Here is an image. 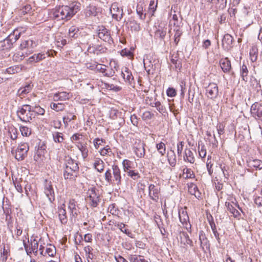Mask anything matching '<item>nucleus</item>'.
<instances>
[{"instance_id":"nucleus-12","label":"nucleus","mask_w":262,"mask_h":262,"mask_svg":"<svg viewBox=\"0 0 262 262\" xmlns=\"http://www.w3.org/2000/svg\"><path fill=\"white\" fill-rule=\"evenodd\" d=\"M251 113L257 119L262 120V105L256 102L251 107Z\"/></svg>"},{"instance_id":"nucleus-23","label":"nucleus","mask_w":262,"mask_h":262,"mask_svg":"<svg viewBox=\"0 0 262 262\" xmlns=\"http://www.w3.org/2000/svg\"><path fill=\"white\" fill-rule=\"evenodd\" d=\"M110 70L108 73H106L108 77H112L115 75L116 71L119 69V64L115 60H111L110 62Z\"/></svg>"},{"instance_id":"nucleus-45","label":"nucleus","mask_w":262,"mask_h":262,"mask_svg":"<svg viewBox=\"0 0 262 262\" xmlns=\"http://www.w3.org/2000/svg\"><path fill=\"white\" fill-rule=\"evenodd\" d=\"M130 262H148L142 256L138 255H131L129 257Z\"/></svg>"},{"instance_id":"nucleus-15","label":"nucleus","mask_w":262,"mask_h":262,"mask_svg":"<svg viewBox=\"0 0 262 262\" xmlns=\"http://www.w3.org/2000/svg\"><path fill=\"white\" fill-rule=\"evenodd\" d=\"M107 51V48L102 45H90L87 50V51L91 54L96 55H99L101 54L105 53Z\"/></svg>"},{"instance_id":"nucleus-48","label":"nucleus","mask_w":262,"mask_h":262,"mask_svg":"<svg viewBox=\"0 0 262 262\" xmlns=\"http://www.w3.org/2000/svg\"><path fill=\"white\" fill-rule=\"evenodd\" d=\"M52 135L53 140L56 143H61L64 140L63 135L61 133L54 132Z\"/></svg>"},{"instance_id":"nucleus-54","label":"nucleus","mask_w":262,"mask_h":262,"mask_svg":"<svg viewBox=\"0 0 262 262\" xmlns=\"http://www.w3.org/2000/svg\"><path fill=\"white\" fill-rule=\"evenodd\" d=\"M129 25L133 31H139L141 29L140 24L134 20L129 21Z\"/></svg>"},{"instance_id":"nucleus-40","label":"nucleus","mask_w":262,"mask_h":262,"mask_svg":"<svg viewBox=\"0 0 262 262\" xmlns=\"http://www.w3.org/2000/svg\"><path fill=\"white\" fill-rule=\"evenodd\" d=\"M76 119V116L73 115L72 113H69L67 116L63 117V122L65 127H67L69 125V122L72 120H74Z\"/></svg>"},{"instance_id":"nucleus-39","label":"nucleus","mask_w":262,"mask_h":262,"mask_svg":"<svg viewBox=\"0 0 262 262\" xmlns=\"http://www.w3.org/2000/svg\"><path fill=\"white\" fill-rule=\"evenodd\" d=\"M250 58L252 62L255 61L257 59L258 49L256 46H253L250 50Z\"/></svg>"},{"instance_id":"nucleus-34","label":"nucleus","mask_w":262,"mask_h":262,"mask_svg":"<svg viewBox=\"0 0 262 262\" xmlns=\"http://www.w3.org/2000/svg\"><path fill=\"white\" fill-rule=\"evenodd\" d=\"M167 159L171 166H175L177 162V157L173 150H170V152H168Z\"/></svg>"},{"instance_id":"nucleus-20","label":"nucleus","mask_w":262,"mask_h":262,"mask_svg":"<svg viewBox=\"0 0 262 262\" xmlns=\"http://www.w3.org/2000/svg\"><path fill=\"white\" fill-rule=\"evenodd\" d=\"M111 11H113L115 13H113V17L116 19L117 21H119L121 19L123 12L122 9H120L116 3H114L112 5Z\"/></svg>"},{"instance_id":"nucleus-60","label":"nucleus","mask_w":262,"mask_h":262,"mask_svg":"<svg viewBox=\"0 0 262 262\" xmlns=\"http://www.w3.org/2000/svg\"><path fill=\"white\" fill-rule=\"evenodd\" d=\"M183 173L186 174V179H192L195 177L193 171L190 168H184L183 169Z\"/></svg>"},{"instance_id":"nucleus-26","label":"nucleus","mask_w":262,"mask_h":262,"mask_svg":"<svg viewBox=\"0 0 262 262\" xmlns=\"http://www.w3.org/2000/svg\"><path fill=\"white\" fill-rule=\"evenodd\" d=\"M69 168L73 171H78L79 166L77 163L71 158H68L66 161L65 169Z\"/></svg>"},{"instance_id":"nucleus-33","label":"nucleus","mask_w":262,"mask_h":262,"mask_svg":"<svg viewBox=\"0 0 262 262\" xmlns=\"http://www.w3.org/2000/svg\"><path fill=\"white\" fill-rule=\"evenodd\" d=\"M199 239L200 241V247L204 251L209 250L210 248L209 242L205 235H200Z\"/></svg>"},{"instance_id":"nucleus-61","label":"nucleus","mask_w":262,"mask_h":262,"mask_svg":"<svg viewBox=\"0 0 262 262\" xmlns=\"http://www.w3.org/2000/svg\"><path fill=\"white\" fill-rule=\"evenodd\" d=\"M99 64L96 62H88L86 63V67L88 69L98 72Z\"/></svg>"},{"instance_id":"nucleus-56","label":"nucleus","mask_w":262,"mask_h":262,"mask_svg":"<svg viewBox=\"0 0 262 262\" xmlns=\"http://www.w3.org/2000/svg\"><path fill=\"white\" fill-rule=\"evenodd\" d=\"M106 141L103 139L96 138L93 141V143L96 149H98L100 146L104 145Z\"/></svg>"},{"instance_id":"nucleus-53","label":"nucleus","mask_w":262,"mask_h":262,"mask_svg":"<svg viewBox=\"0 0 262 262\" xmlns=\"http://www.w3.org/2000/svg\"><path fill=\"white\" fill-rule=\"evenodd\" d=\"M156 148L159 151V152L163 156L166 152V146L165 144L161 142L160 143L156 144Z\"/></svg>"},{"instance_id":"nucleus-19","label":"nucleus","mask_w":262,"mask_h":262,"mask_svg":"<svg viewBox=\"0 0 262 262\" xmlns=\"http://www.w3.org/2000/svg\"><path fill=\"white\" fill-rule=\"evenodd\" d=\"M233 41V37L229 34H226L222 39L223 48L226 50L230 49L232 47Z\"/></svg>"},{"instance_id":"nucleus-59","label":"nucleus","mask_w":262,"mask_h":262,"mask_svg":"<svg viewBox=\"0 0 262 262\" xmlns=\"http://www.w3.org/2000/svg\"><path fill=\"white\" fill-rule=\"evenodd\" d=\"M30 247H31V250L38 249V242L35 238H34L33 236L31 237L30 241L28 239V243H30Z\"/></svg>"},{"instance_id":"nucleus-64","label":"nucleus","mask_w":262,"mask_h":262,"mask_svg":"<svg viewBox=\"0 0 262 262\" xmlns=\"http://www.w3.org/2000/svg\"><path fill=\"white\" fill-rule=\"evenodd\" d=\"M126 172L128 176L134 180H137L140 178L139 173L134 170H129Z\"/></svg>"},{"instance_id":"nucleus-22","label":"nucleus","mask_w":262,"mask_h":262,"mask_svg":"<svg viewBox=\"0 0 262 262\" xmlns=\"http://www.w3.org/2000/svg\"><path fill=\"white\" fill-rule=\"evenodd\" d=\"M220 64L222 71L224 73H228L231 69L230 61L227 57L221 59Z\"/></svg>"},{"instance_id":"nucleus-18","label":"nucleus","mask_w":262,"mask_h":262,"mask_svg":"<svg viewBox=\"0 0 262 262\" xmlns=\"http://www.w3.org/2000/svg\"><path fill=\"white\" fill-rule=\"evenodd\" d=\"M234 205L237 207L238 208L242 211V209L239 207V205L236 203H234L233 202H232V203L230 202H226L225 203V206L228 210L230 212L231 214H232V215L234 217H238L241 214L235 208Z\"/></svg>"},{"instance_id":"nucleus-49","label":"nucleus","mask_w":262,"mask_h":262,"mask_svg":"<svg viewBox=\"0 0 262 262\" xmlns=\"http://www.w3.org/2000/svg\"><path fill=\"white\" fill-rule=\"evenodd\" d=\"M33 85L31 83L27 84L24 88H21L19 89L18 92L20 95H25L29 93L32 89Z\"/></svg>"},{"instance_id":"nucleus-3","label":"nucleus","mask_w":262,"mask_h":262,"mask_svg":"<svg viewBox=\"0 0 262 262\" xmlns=\"http://www.w3.org/2000/svg\"><path fill=\"white\" fill-rule=\"evenodd\" d=\"M32 109L31 105L29 104H24L21 107H19L16 112L19 119L23 122H30L35 117Z\"/></svg>"},{"instance_id":"nucleus-51","label":"nucleus","mask_w":262,"mask_h":262,"mask_svg":"<svg viewBox=\"0 0 262 262\" xmlns=\"http://www.w3.org/2000/svg\"><path fill=\"white\" fill-rule=\"evenodd\" d=\"M248 73V71L247 66L245 64H243L242 66L241 67V75L243 80H247Z\"/></svg>"},{"instance_id":"nucleus-43","label":"nucleus","mask_w":262,"mask_h":262,"mask_svg":"<svg viewBox=\"0 0 262 262\" xmlns=\"http://www.w3.org/2000/svg\"><path fill=\"white\" fill-rule=\"evenodd\" d=\"M96 13V8L94 6L87 7L85 9V14L86 16H95Z\"/></svg>"},{"instance_id":"nucleus-11","label":"nucleus","mask_w":262,"mask_h":262,"mask_svg":"<svg viewBox=\"0 0 262 262\" xmlns=\"http://www.w3.org/2000/svg\"><path fill=\"white\" fill-rule=\"evenodd\" d=\"M113 170V183L117 185L121 184L122 176L121 170L118 165L114 164L112 165Z\"/></svg>"},{"instance_id":"nucleus-6","label":"nucleus","mask_w":262,"mask_h":262,"mask_svg":"<svg viewBox=\"0 0 262 262\" xmlns=\"http://www.w3.org/2000/svg\"><path fill=\"white\" fill-rule=\"evenodd\" d=\"M37 46V41L29 38L26 40H21L18 48L19 50L25 52L27 55H30L33 52L34 49Z\"/></svg>"},{"instance_id":"nucleus-28","label":"nucleus","mask_w":262,"mask_h":262,"mask_svg":"<svg viewBox=\"0 0 262 262\" xmlns=\"http://www.w3.org/2000/svg\"><path fill=\"white\" fill-rule=\"evenodd\" d=\"M70 98V94L67 92H58L53 96L54 101H65L69 99Z\"/></svg>"},{"instance_id":"nucleus-55","label":"nucleus","mask_w":262,"mask_h":262,"mask_svg":"<svg viewBox=\"0 0 262 262\" xmlns=\"http://www.w3.org/2000/svg\"><path fill=\"white\" fill-rule=\"evenodd\" d=\"M19 130L23 136L28 137L31 134V129L25 126H20Z\"/></svg>"},{"instance_id":"nucleus-10","label":"nucleus","mask_w":262,"mask_h":262,"mask_svg":"<svg viewBox=\"0 0 262 262\" xmlns=\"http://www.w3.org/2000/svg\"><path fill=\"white\" fill-rule=\"evenodd\" d=\"M121 76L124 81L132 85L134 83L135 79L131 71L127 67H124L121 70Z\"/></svg>"},{"instance_id":"nucleus-63","label":"nucleus","mask_w":262,"mask_h":262,"mask_svg":"<svg viewBox=\"0 0 262 262\" xmlns=\"http://www.w3.org/2000/svg\"><path fill=\"white\" fill-rule=\"evenodd\" d=\"M108 210L112 215H117L119 212V210L115 204H111L108 207Z\"/></svg>"},{"instance_id":"nucleus-21","label":"nucleus","mask_w":262,"mask_h":262,"mask_svg":"<svg viewBox=\"0 0 262 262\" xmlns=\"http://www.w3.org/2000/svg\"><path fill=\"white\" fill-rule=\"evenodd\" d=\"M65 207V204H63L58 208V210L59 219L62 224H66L68 222L67 212Z\"/></svg>"},{"instance_id":"nucleus-29","label":"nucleus","mask_w":262,"mask_h":262,"mask_svg":"<svg viewBox=\"0 0 262 262\" xmlns=\"http://www.w3.org/2000/svg\"><path fill=\"white\" fill-rule=\"evenodd\" d=\"M78 149L81 151L83 159H85L88 156L89 148L86 143L79 142L77 145Z\"/></svg>"},{"instance_id":"nucleus-41","label":"nucleus","mask_w":262,"mask_h":262,"mask_svg":"<svg viewBox=\"0 0 262 262\" xmlns=\"http://www.w3.org/2000/svg\"><path fill=\"white\" fill-rule=\"evenodd\" d=\"M31 108H32V112H33V114L34 113L35 115H43L45 114V110L39 105L36 104L31 105Z\"/></svg>"},{"instance_id":"nucleus-57","label":"nucleus","mask_w":262,"mask_h":262,"mask_svg":"<svg viewBox=\"0 0 262 262\" xmlns=\"http://www.w3.org/2000/svg\"><path fill=\"white\" fill-rule=\"evenodd\" d=\"M157 7V2H156V3L155 4V0H150L148 8V11L149 13H151V16L154 15V13L156 10Z\"/></svg>"},{"instance_id":"nucleus-2","label":"nucleus","mask_w":262,"mask_h":262,"mask_svg":"<svg viewBox=\"0 0 262 262\" xmlns=\"http://www.w3.org/2000/svg\"><path fill=\"white\" fill-rule=\"evenodd\" d=\"M85 200L91 207H97L101 201L99 190L95 187L89 188L86 192Z\"/></svg>"},{"instance_id":"nucleus-31","label":"nucleus","mask_w":262,"mask_h":262,"mask_svg":"<svg viewBox=\"0 0 262 262\" xmlns=\"http://www.w3.org/2000/svg\"><path fill=\"white\" fill-rule=\"evenodd\" d=\"M173 25L174 26V31L175 32L174 36V41L176 45H177L180 41V37L181 36L183 32L181 29V27L179 25H176V23H173Z\"/></svg>"},{"instance_id":"nucleus-44","label":"nucleus","mask_w":262,"mask_h":262,"mask_svg":"<svg viewBox=\"0 0 262 262\" xmlns=\"http://www.w3.org/2000/svg\"><path fill=\"white\" fill-rule=\"evenodd\" d=\"M22 66H14L10 67L6 69V72L10 74H13L19 72L21 70Z\"/></svg>"},{"instance_id":"nucleus-8","label":"nucleus","mask_w":262,"mask_h":262,"mask_svg":"<svg viewBox=\"0 0 262 262\" xmlns=\"http://www.w3.org/2000/svg\"><path fill=\"white\" fill-rule=\"evenodd\" d=\"M219 94V89L217 84L210 83L206 88V95L209 99H215Z\"/></svg>"},{"instance_id":"nucleus-38","label":"nucleus","mask_w":262,"mask_h":262,"mask_svg":"<svg viewBox=\"0 0 262 262\" xmlns=\"http://www.w3.org/2000/svg\"><path fill=\"white\" fill-rule=\"evenodd\" d=\"M24 51H18L15 53L13 56V60L16 62H19L23 60L26 56H28Z\"/></svg>"},{"instance_id":"nucleus-37","label":"nucleus","mask_w":262,"mask_h":262,"mask_svg":"<svg viewBox=\"0 0 262 262\" xmlns=\"http://www.w3.org/2000/svg\"><path fill=\"white\" fill-rule=\"evenodd\" d=\"M93 249L90 246H88L84 248V251L86 253V258L88 262H93V259L94 255L92 253Z\"/></svg>"},{"instance_id":"nucleus-62","label":"nucleus","mask_w":262,"mask_h":262,"mask_svg":"<svg viewBox=\"0 0 262 262\" xmlns=\"http://www.w3.org/2000/svg\"><path fill=\"white\" fill-rule=\"evenodd\" d=\"M100 155L102 156L106 155L110 156V153H112V150L108 145L104 147L101 149L99 151Z\"/></svg>"},{"instance_id":"nucleus-16","label":"nucleus","mask_w":262,"mask_h":262,"mask_svg":"<svg viewBox=\"0 0 262 262\" xmlns=\"http://www.w3.org/2000/svg\"><path fill=\"white\" fill-rule=\"evenodd\" d=\"M47 182V181H46ZM51 182L47 183L45 185L44 188V193H45L47 197L48 198L49 201L50 203H53L55 200V194L54 191L51 184Z\"/></svg>"},{"instance_id":"nucleus-47","label":"nucleus","mask_w":262,"mask_h":262,"mask_svg":"<svg viewBox=\"0 0 262 262\" xmlns=\"http://www.w3.org/2000/svg\"><path fill=\"white\" fill-rule=\"evenodd\" d=\"M181 242H183L184 245H189L190 246L192 244V241L190 239L188 234L186 232H183L181 235Z\"/></svg>"},{"instance_id":"nucleus-27","label":"nucleus","mask_w":262,"mask_h":262,"mask_svg":"<svg viewBox=\"0 0 262 262\" xmlns=\"http://www.w3.org/2000/svg\"><path fill=\"white\" fill-rule=\"evenodd\" d=\"M186 207L181 208L179 210V217L180 221L183 224H187L189 221V216L186 211Z\"/></svg>"},{"instance_id":"nucleus-9","label":"nucleus","mask_w":262,"mask_h":262,"mask_svg":"<svg viewBox=\"0 0 262 262\" xmlns=\"http://www.w3.org/2000/svg\"><path fill=\"white\" fill-rule=\"evenodd\" d=\"M148 195L154 201L157 202L159 199L160 188L158 186L150 184L148 186Z\"/></svg>"},{"instance_id":"nucleus-25","label":"nucleus","mask_w":262,"mask_h":262,"mask_svg":"<svg viewBox=\"0 0 262 262\" xmlns=\"http://www.w3.org/2000/svg\"><path fill=\"white\" fill-rule=\"evenodd\" d=\"M248 166L250 168H254L255 169H262V161L256 159H249L247 161Z\"/></svg>"},{"instance_id":"nucleus-4","label":"nucleus","mask_w":262,"mask_h":262,"mask_svg":"<svg viewBox=\"0 0 262 262\" xmlns=\"http://www.w3.org/2000/svg\"><path fill=\"white\" fill-rule=\"evenodd\" d=\"M21 32L18 29L14 30L7 37L0 41V50L10 49L12 47L13 43L20 37Z\"/></svg>"},{"instance_id":"nucleus-5","label":"nucleus","mask_w":262,"mask_h":262,"mask_svg":"<svg viewBox=\"0 0 262 262\" xmlns=\"http://www.w3.org/2000/svg\"><path fill=\"white\" fill-rule=\"evenodd\" d=\"M29 150V146L28 143L21 142L18 144L17 148L11 152L13 155L15 154V158L18 161L24 160L27 156V153Z\"/></svg>"},{"instance_id":"nucleus-13","label":"nucleus","mask_w":262,"mask_h":262,"mask_svg":"<svg viewBox=\"0 0 262 262\" xmlns=\"http://www.w3.org/2000/svg\"><path fill=\"white\" fill-rule=\"evenodd\" d=\"M48 56V52H40L34 54L28 58L27 62L29 64L37 63L45 59L46 57Z\"/></svg>"},{"instance_id":"nucleus-17","label":"nucleus","mask_w":262,"mask_h":262,"mask_svg":"<svg viewBox=\"0 0 262 262\" xmlns=\"http://www.w3.org/2000/svg\"><path fill=\"white\" fill-rule=\"evenodd\" d=\"M145 144L140 141L136 144L134 147V152L138 158H142L144 157L145 154Z\"/></svg>"},{"instance_id":"nucleus-42","label":"nucleus","mask_w":262,"mask_h":262,"mask_svg":"<svg viewBox=\"0 0 262 262\" xmlns=\"http://www.w3.org/2000/svg\"><path fill=\"white\" fill-rule=\"evenodd\" d=\"M115 226L118 228L123 233L128 235L129 237H131L130 235L132 233L127 229H125V225L122 223L115 222Z\"/></svg>"},{"instance_id":"nucleus-30","label":"nucleus","mask_w":262,"mask_h":262,"mask_svg":"<svg viewBox=\"0 0 262 262\" xmlns=\"http://www.w3.org/2000/svg\"><path fill=\"white\" fill-rule=\"evenodd\" d=\"M94 168L99 172H102L104 170V163L99 158H94Z\"/></svg>"},{"instance_id":"nucleus-1","label":"nucleus","mask_w":262,"mask_h":262,"mask_svg":"<svg viewBox=\"0 0 262 262\" xmlns=\"http://www.w3.org/2000/svg\"><path fill=\"white\" fill-rule=\"evenodd\" d=\"M81 4L77 2L71 3L69 6H61L52 10L51 17L57 21L70 20L80 10Z\"/></svg>"},{"instance_id":"nucleus-35","label":"nucleus","mask_w":262,"mask_h":262,"mask_svg":"<svg viewBox=\"0 0 262 262\" xmlns=\"http://www.w3.org/2000/svg\"><path fill=\"white\" fill-rule=\"evenodd\" d=\"M78 171H73L69 168L65 169L63 177L65 179H73L77 177V172Z\"/></svg>"},{"instance_id":"nucleus-46","label":"nucleus","mask_w":262,"mask_h":262,"mask_svg":"<svg viewBox=\"0 0 262 262\" xmlns=\"http://www.w3.org/2000/svg\"><path fill=\"white\" fill-rule=\"evenodd\" d=\"M52 110H55L56 112H59L63 111L65 108V104L62 103H52L50 105Z\"/></svg>"},{"instance_id":"nucleus-14","label":"nucleus","mask_w":262,"mask_h":262,"mask_svg":"<svg viewBox=\"0 0 262 262\" xmlns=\"http://www.w3.org/2000/svg\"><path fill=\"white\" fill-rule=\"evenodd\" d=\"M68 208L72 216L76 218L80 213L77 202L74 199L70 200L68 203Z\"/></svg>"},{"instance_id":"nucleus-24","label":"nucleus","mask_w":262,"mask_h":262,"mask_svg":"<svg viewBox=\"0 0 262 262\" xmlns=\"http://www.w3.org/2000/svg\"><path fill=\"white\" fill-rule=\"evenodd\" d=\"M167 28L162 26H159L155 32V37L157 39L164 40L166 35Z\"/></svg>"},{"instance_id":"nucleus-50","label":"nucleus","mask_w":262,"mask_h":262,"mask_svg":"<svg viewBox=\"0 0 262 262\" xmlns=\"http://www.w3.org/2000/svg\"><path fill=\"white\" fill-rule=\"evenodd\" d=\"M110 67L105 64H99L98 72L102 73L104 76L107 77L106 74L108 73Z\"/></svg>"},{"instance_id":"nucleus-58","label":"nucleus","mask_w":262,"mask_h":262,"mask_svg":"<svg viewBox=\"0 0 262 262\" xmlns=\"http://www.w3.org/2000/svg\"><path fill=\"white\" fill-rule=\"evenodd\" d=\"M44 154H45L42 152L35 150V153L34 156V160L37 162H40L43 160Z\"/></svg>"},{"instance_id":"nucleus-52","label":"nucleus","mask_w":262,"mask_h":262,"mask_svg":"<svg viewBox=\"0 0 262 262\" xmlns=\"http://www.w3.org/2000/svg\"><path fill=\"white\" fill-rule=\"evenodd\" d=\"M56 248L55 246L49 245V247H47L45 252V254H47L49 256L54 257L56 254Z\"/></svg>"},{"instance_id":"nucleus-32","label":"nucleus","mask_w":262,"mask_h":262,"mask_svg":"<svg viewBox=\"0 0 262 262\" xmlns=\"http://www.w3.org/2000/svg\"><path fill=\"white\" fill-rule=\"evenodd\" d=\"M185 155L184 156V160L185 161H187L191 164L194 163L195 161V158L193 156V152L190 149L186 148L185 150Z\"/></svg>"},{"instance_id":"nucleus-7","label":"nucleus","mask_w":262,"mask_h":262,"mask_svg":"<svg viewBox=\"0 0 262 262\" xmlns=\"http://www.w3.org/2000/svg\"><path fill=\"white\" fill-rule=\"evenodd\" d=\"M97 36L98 37L109 44L113 43V39L111 36V31L103 26H98L97 29Z\"/></svg>"},{"instance_id":"nucleus-36","label":"nucleus","mask_w":262,"mask_h":262,"mask_svg":"<svg viewBox=\"0 0 262 262\" xmlns=\"http://www.w3.org/2000/svg\"><path fill=\"white\" fill-rule=\"evenodd\" d=\"M80 34L79 29L77 27L71 26L69 30V37L73 38H76Z\"/></svg>"}]
</instances>
